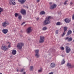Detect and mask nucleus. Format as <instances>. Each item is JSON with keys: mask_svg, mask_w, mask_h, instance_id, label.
Returning a JSON list of instances; mask_svg holds the SVG:
<instances>
[{"mask_svg": "<svg viewBox=\"0 0 74 74\" xmlns=\"http://www.w3.org/2000/svg\"><path fill=\"white\" fill-rule=\"evenodd\" d=\"M72 19H73V20H74V14H73V15Z\"/></svg>", "mask_w": 74, "mask_h": 74, "instance_id": "nucleus-38", "label": "nucleus"}, {"mask_svg": "<svg viewBox=\"0 0 74 74\" xmlns=\"http://www.w3.org/2000/svg\"><path fill=\"white\" fill-rule=\"evenodd\" d=\"M45 40V37L43 36H41L40 37V39L39 41L40 43H42Z\"/></svg>", "mask_w": 74, "mask_h": 74, "instance_id": "nucleus-2", "label": "nucleus"}, {"mask_svg": "<svg viewBox=\"0 0 74 74\" xmlns=\"http://www.w3.org/2000/svg\"><path fill=\"white\" fill-rule=\"evenodd\" d=\"M73 42H74V40H73Z\"/></svg>", "mask_w": 74, "mask_h": 74, "instance_id": "nucleus-49", "label": "nucleus"}, {"mask_svg": "<svg viewBox=\"0 0 74 74\" xmlns=\"http://www.w3.org/2000/svg\"><path fill=\"white\" fill-rule=\"evenodd\" d=\"M39 19H40V18H39V17H37L36 18L37 21H38V20H39Z\"/></svg>", "mask_w": 74, "mask_h": 74, "instance_id": "nucleus-37", "label": "nucleus"}, {"mask_svg": "<svg viewBox=\"0 0 74 74\" xmlns=\"http://www.w3.org/2000/svg\"><path fill=\"white\" fill-rule=\"evenodd\" d=\"M64 32H66L67 31V27H64Z\"/></svg>", "mask_w": 74, "mask_h": 74, "instance_id": "nucleus-22", "label": "nucleus"}, {"mask_svg": "<svg viewBox=\"0 0 74 74\" xmlns=\"http://www.w3.org/2000/svg\"><path fill=\"white\" fill-rule=\"evenodd\" d=\"M33 69H34V66H32L30 67V71H33Z\"/></svg>", "mask_w": 74, "mask_h": 74, "instance_id": "nucleus-21", "label": "nucleus"}, {"mask_svg": "<svg viewBox=\"0 0 74 74\" xmlns=\"http://www.w3.org/2000/svg\"><path fill=\"white\" fill-rule=\"evenodd\" d=\"M18 1H19V0H18Z\"/></svg>", "mask_w": 74, "mask_h": 74, "instance_id": "nucleus-53", "label": "nucleus"}, {"mask_svg": "<svg viewBox=\"0 0 74 74\" xmlns=\"http://www.w3.org/2000/svg\"><path fill=\"white\" fill-rule=\"evenodd\" d=\"M56 34H58V30H56Z\"/></svg>", "mask_w": 74, "mask_h": 74, "instance_id": "nucleus-36", "label": "nucleus"}, {"mask_svg": "<svg viewBox=\"0 0 74 74\" xmlns=\"http://www.w3.org/2000/svg\"><path fill=\"white\" fill-rule=\"evenodd\" d=\"M18 16V14L17 13H16L15 14V17H17Z\"/></svg>", "mask_w": 74, "mask_h": 74, "instance_id": "nucleus-31", "label": "nucleus"}, {"mask_svg": "<svg viewBox=\"0 0 74 74\" xmlns=\"http://www.w3.org/2000/svg\"><path fill=\"white\" fill-rule=\"evenodd\" d=\"M61 49L62 50H64V48L63 47H61Z\"/></svg>", "mask_w": 74, "mask_h": 74, "instance_id": "nucleus-35", "label": "nucleus"}, {"mask_svg": "<svg viewBox=\"0 0 74 74\" xmlns=\"http://www.w3.org/2000/svg\"><path fill=\"white\" fill-rule=\"evenodd\" d=\"M19 2L21 4H24L25 3V1H26V0H19Z\"/></svg>", "mask_w": 74, "mask_h": 74, "instance_id": "nucleus-14", "label": "nucleus"}, {"mask_svg": "<svg viewBox=\"0 0 74 74\" xmlns=\"http://www.w3.org/2000/svg\"><path fill=\"white\" fill-rule=\"evenodd\" d=\"M64 39L65 40H67V41H68V42H70V41H71L73 40L72 38H69V37L65 38Z\"/></svg>", "mask_w": 74, "mask_h": 74, "instance_id": "nucleus-6", "label": "nucleus"}, {"mask_svg": "<svg viewBox=\"0 0 74 74\" xmlns=\"http://www.w3.org/2000/svg\"><path fill=\"white\" fill-rule=\"evenodd\" d=\"M10 25V23L8 21H5L3 22L2 24V25L3 27H7V25Z\"/></svg>", "mask_w": 74, "mask_h": 74, "instance_id": "nucleus-3", "label": "nucleus"}, {"mask_svg": "<svg viewBox=\"0 0 74 74\" xmlns=\"http://www.w3.org/2000/svg\"><path fill=\"white\" fill-rule=\"evenodd\" d=\"M65 34H66V33H65V32H64V33L62 34V37H63L64 35H65Z\"/></svg>", "mask_w": 74, "mask_h": 74, "instance_id": "nucleus-34", "label": "nucleus"}, {"mask_svg": "<svg viewBox=\"0 0 74 74\" xmlns=\"http://www.w3.org/2000/svg\"><path fill=\"white\" fill-rule=\"evenodd\" d=\"M56 25L58 26H59L60 25V22H58L56 23Z\"/></svg>", "mask_w": 74, "mask_h": 74, "instance_id": "nucleus-29", "label": "nucleus"}, {"mask_svg": "<svg viewBox=\"0 0 74 74\" xmlns=\"http://www.w3.org/2000/svg\"><path fill=\"white\" fill-rule=\"evenodd\" d=\"M16 50H13L12 51V55H16Z\"/></svg>", "mask_w": 74, "mask_h": 74, "instance_id": "nucleus-15", "label": "nucleus"}, {"mask_svg": "<svg viewBox=\"0 0 74 74\" xmlns=\"http://www.w3.org/2000/svg\"><path fill=\"white\" fill-rule=\"evenodd\" d=\"M65 21L66 23H69V22H71V20L69 19V18H66L65 19Z\"/></svg>", "mask_w": 74, "mask_h": 74, "instance_id": "nucleus-16", "label": "nucleus"}, {"mask_svg": "<svg viewBox=\"0 0 74 74\" xmlns=\"http://www.w3.org/2000/svg\"><path fill=\"white\" fill-rule=\"evenodd\" d=\"M27 8H28V7H27Z\"/></svg>", "mask_w": 74, "mask_h": 74, "instance_id": "nucleus-50", "label": "nucleus"}, {"mask_svg": "<svg viewBox=\"0 0 74 74\" xmlns=\"http://www.w3.org/2000/svg\"><path fill=\"white\" fill-rule=\"evenodd\" d=\"M3 9L0 7V14H1V12H3Z\"/></svg>", "mask_w": 74, "mask_h": 74, "instance_id": "nucleus-24", "label": "nucleus"}, {"mask_svg": "<svg viewBox=\"0 0 74 74\" xmlns=\"http://www.w3.org/2000/svg\"><path fill=\"white\" fill-rule=\"evenodd\" d=\"M17 47H18V48H19V44L18 43L17 45Z\"/></svg>", "mask_w": 74, "mask_h": 74, "instance_id": "nucleus-40", "label": "nucleus"}, {"mask_svg": "<svg viewBox=\"0 0 74 74\" xmlns=\"http://www.w3.org/2000/svg\"><path fill=\"white\" fill-rule=\"evenodd\" d=\"M18 18H19V17H18Z\"/></svg>", "mask_w": 74, "mask_h": 74, "instance_id": "nucleus-52", "label": "nucleus"}, {"mask_svg": "<svg viewBox=\"0 0 74 74\" xmlns=\"http://www.w3.org/2000/svg\"><path fill=\"white\" fill-rule=\"evenodd\" d=\"M72 4H73V3L71 2L70 3V5H72Z\"/></svg>", "mask_w": 74, "mask_h": 74, "instance_id": "nucleus-42", "label": "nucleus"}, {"mask_svg": "<svg viewBox=\"0 0 74 74\" xmlns=\"http://www.w3.org/2000/svg\"><path fill=\"white\" fill-rule=\"evenodd\" d=\"M65 48L66 51L67 53H69L71 51V49L69 48L68 46H66L65 47Z\"/></svg>", "mask_w": 74, "mask_h": 74, "instance_id": "nucleus-5", "label": "nucleus"}, {"mask_svg": "<svg viewBox=\"0 0 74 74\" xmlns=\"http://www.w3.org/2000/svg\"><path fill=\"white\" fill-rule=\"evenodd\" d=\"M9 4H12L13 5H15L16 3L15 2V0H9Z\"/></svg>", "mask_w": 74, "mask_h": 74, "instance_id": "nucleus-10", "label": "nucleus"}, {"mask_svg": "<svg viewBox=\"0 0 74 74\" xmlns=\"http://www.w3.org/2000/svg\"><path fill=\"white\" fill-rule=\"evenodd\" d=\"M68 2V1L66 0V1L64 3V5H66V4Z\"/></svg>", "mask_w": 74, "mask_h": 74, "instance_id": "nucleus-30", "label": "nucleus"}, {"mask_svg": "<svg viewBox=\"0 0 74 74\" xmlns=\"http://www.w3.org/2000/svg\"><path fill=\"white\" fill-rule=\"evenodd\" d=\"M21 66V65H19V66Z\"/></svg>", "mask_w": 74, "mask_h": 74, "instance_id": "nucleus-51", "label": "nucleus"}, {"mask_svg": "<svg viewBox=\"0 0 74 74\" xmlns=\"http://www.w3.org/2000/svg\"><path fill=\"white\" fill-rule=\"evenodd\" d=\"M25 71V69H23L20 71V72H23V71Z\"/></svg>", "mask_w": 74, "mask_h": 74, "instance_id": "nucleus-33", "label": "nucleus"}, {"mask_svg": "<svg viewBox=\"0 0 74 74\" xmlns=\"http://www.w3.org/2000/svg\"><path fill=\"white\" fill-rule=\"evenodd\" d=\"M45 14V12L44 11H41L40 13V15H44Z\"/></svg>", "mask_w": 74, "mask_h": 74, "instance_id": "nucleus-19", "label": "nucleus"}, {"mask_svg": "<svg viewBox=\"0 0 74 74\" xmlns=\"http://www.w3.org/2000/svg\"><path fill=\"white\" fill-rule=\"evenodd\" d=\"M32 31V30L31 29V27H29L26 30L27 32V33H28V34H29V33H31Z\"/></svg>", "mask_w": 74, "mask_h": 74, "instance_id": "nucleus-9", "label": "nucleus"}, {"mask_svg": "<svg viewBox=\"0 0 74 74\" xmlns=\"http://www.w3.org/2000/svg\"><path fill=\"white\" fill-rule=\"evenodd\" d=\"M35 54L39 53V50H36L35 51Z\"/></svg>", "mask_w": 74, "mask_h": 74, "instance_id": "nucleus-26", "label": "nucleus"}, {"mask_svg": "<svg viewBox=\"0 0 74 74\" xmlns=\"http://www.w3.org/2000/svg\"><path fill=\"white\" fill-rule=\"evenodd\" d=\"M24 46V43H20L19 44V49H21L22 47Z\"/></svg>", "mask_w": 74, "mask_h": 74, "instance_id": "nucleus-11", "label": "nucleus"}, {"mask_svg": "<svg viewBox=\"0 0 74 74\" xmlns=\"http://www.w3.org/2000/svg\"><path fill=\"white\" fill-rule=\"evenodd\" d=\"M61 56H62V57H64V55H61Z\"/></svg>", "mask_w": 74, "mask_h": 74, "instance_id": "nucleus-45", "label": "nucleus"}, {"mask_svg": "<svg viewBox=\"0 0 74 74\" xmlns=\"http://www.w3.org/2000/svg\"><path fill=\"white\" fill-rule=\"evenodd\" d=\"M47 27H45L43 28L42 30H47Z\"/></svg>", "mask_w": 74, "mask_h": 74, "instance_id": "nucleus-28", "label": "nucleus"}, {"mask_svg": "<svg viewBox=\"0 0 74 74\" xmlns=\"http://www.w3.org/2000/svg\"><path fill=\"white\" fill-rule=\"evenodd\" d=\"M35 56L37 58H38L40 57V55L39 54V53L35 54Z\"/></svg>", "mask_w": 74, "mask_h": 74, "instance_id": "nucleus-20", "label": "nucleus"}, {"mask_svg": "<svg viewBox=\"0 0 74 74\" xmlns=\"http://www.w3.org/2000/svg\"><path fill=\"white\" fill-rule=\"evenodd\" d=\"M22 19V16L21 15H19V19Z\"/></svg>", "mask_w": 74, "mask_h": 74, "instance_id": "nucleus-32", "label": "nucleus"}, {"mask_svg": "<svg viewBox=\"0 0 74 74\" xmlns=\"http://www.w3.org/2000/svg\"><path fill=\"white\" fill-rule=\"evenodd\" d=\"M71 33H72V32H71V31L69 30L67 32V35L69 36V35H70V34H71Z\"/></svg>", "mask_w": 74, "mask_h": 74, "instance_id": "nucleus-18", "label": "nucleus"}, {"mask_svg": "<svg viewBox=\"0 0 74 74\" xmlns=\"http://www.w3.org/2000/svg\"><path fill=\"white\" fill-rule=\"evenodd\" d=\"M57 6V5H56V4L54 3L52 5L50 6V8L51 10H53V9L55 8Z\"/></svg>", "mask_w": 74, "mask_h": 74, "instance_id": "nucleus-7", "label": "nucleus"}, {"mask_svg": "<svg viewBox=\"0 0 74 74\" xmlns=\"http://www.w3.org/2000/svg\"><path fill=\"white\" fill-rule=\"evenodd\" d=\"M67 66L69 68H71V67H73L71 65V64L70 63H68L67 64Z\"/></svg>", "mask_w": 74, "mask_h": 74, "instance_id": "nucleus-17", "label": "nucleus"}, {"mask_svg": "<svg viewBox=\"0 0 74 74\" xmlns=\"http://www.w3.org/2000/svg\"><path fill=\"white\" fill-rule=\"evenodd\" d=\"M8 43L9 45L8 46V48H11V43L9 42H8Z\"/></svg>", "mask_w": 74, "mask_h": 74, "instance_id": "nucleus-27", "label": "nucleus"}, {"mask_svg": "<svg viewBox=\"0 0 74 74\" xmlns=\"http://www.w3.org/2000/svg\"><path fill=\"white\" fill-rule=\"evenodd\" d=\"M1 49L3 51H7L8 49V47L6 45H2L1 47Z\"/></svg>", "mask_w": 74, "mask_h": 74, "instance_id": "nucleus-4", "label": "nucleus"}, {"mask_svg": "<svg viewBox=\"0 0 74 74\" xmlns=\"http://www.w3.org/2000/svg\"><path fill=\"white\" fill-rule=\"evenodd\" d=\"M37 2H40V0H37Z\"/></svg>", "mask_w": 74, "mask_h": 74, "instance_id": "nucleus-44", "label": "nucleus"}, {"mask_svg": "<svg viewBox=\"0 0 74 74\" xmlns=\"http://www.w3.org/2000/svg\"><path fill=\"white\" fill-rule=\"evenodd\" d=\"M49 4H50V5H51V4H52V3L50 2L49 3Z\"/></svg>", "mask_w": 74, "mask_h": 74, "instance_id": "nucleus-43", "label": "nucleus"}, {"mask_svg": "<svg viewBox=\"0 0 74 74\" xmlns=\"http://www.w3.org/2000/svg\"><path fill=\"white\" fill-rule=\"evenodd\" d=\"M23 74H26V72H24L23 73Z\"/></svg>", "mask_w": 74, "mask_h": 74, "instance_id": "nucleus-46", "label": "nucleus"}, {"mask_svg": "<svg viewBox=\"0 0 74 74\" xmlns=\"http://www.w3.org/2000/svg\"><path fill=\"white\" fill-rule=\"evenodd\" d=\"M52 18V17L51 16L46 17L45 20L43 22V25H48L51 23L50 19Z\"/></svg>", "mask_w": 74, "mask_h": 74, "instance_id": "nucleus-1", "label": "nucleus"}, {"mask_svg": "<svg viewBox=\"0 0 74 74\" xmlns=\"http://www.w3.org/2000/svg\"><path fill=\"white\" fill-rule=\"evenodd\" d=\"M42 70H43V69H42V68H40V69L38 70V72L41 73V72H42Z\"/></svg>", "mask_w": 74, "mask_h": 74, "instance_id": "nucleus-23", "label": "nucleus"}, {"mask_svg": "<svg viewBox=\"0 0 74 74\" xmlns=\"http://www.w3.org/2000/svg\"><path fill=\"white\" fill-rule=\"evenodd\" d=\"M49 74H53V73L51 72V73H49Z\"/></svg>", "mask_w": 74, "mask_h": 74, "instance_id": "nucleus-41", "label": "nucleus"}, {"mask_svg": "<svg viewBox=\"0 0 74 74\" xmlns=\"http://www.w3.org/2000/svg\"><path fill=\"white\" fill-rule=\"evenodd\" d=\"M50 66L51 67H52V68H53L56 66V64L55 63H51Z\"/></svg>", "mask_w": 74, "mask_h": 74, "instance_id": "nucleus-13", "label": "nucleus"}, {"mask_svg": "<svg viewBox=\"0 0 74 74\" xmlns=\"http://www.w3.org/2000/svg\"><path fill=\"white\" fill-rule=\"evenodd\" d=\"M65 63V61H64V59H63L62 60V61L61 62V64L62 65V64H63Z\"/></svg>", "mask_w": 74, "mask_h": 74, "instance_id": "nucleus-25", "label": "nucleus"}, {"mask_svg": "<svg viewBox=\"0 0 74 74\" xmlns=\"http://www.w3.org/2000/svg\"><path fill=\"white\" fill-rule=\"evenodd\" d=\"M0 74H2V73H0Z\"/></svg>", "mask_w": 74, "mask_h": 74, "instance_id": "nucleus-47", "label": "nucleus"}, {"mask_svg": "<svg viewBox=\"0 0 74 74\" xmlns=\"http://www.w3.org/2000/svg\"><path fill=\"white\" fill-rule=\"evenodd\" d=\"M8 30L7 29H3L2 30V32L3 33V34H7V33H8Z\"/></svg>", "mask_w": 74, "mask_h": 74, "instance_id": "nucleus-12", "label": "nucleus"}, {"mask_svg": "<svg viewBox=\"0 0 74 74\" xmlns=\"http://www.w3.org/2000/svg\"><path fill=\"white\" fill-rule=\"evenodd\" d=\"M21 14H22L23 15H25L26 14V10L23 9H22L21 10Z\"/></svg>", "mask_w": 74, "mask_h": 74, "instance_id": "nucleus-8", "label": "nucleus"}, {"mask_svg": "<svg viewBox=\"0 0 74 74\" xmlns=\"http://www.w3.org/2000/svg\"><path fill=\"white\" fill-rule=\"evenodd\" d=\"M25 22H23L22 24H21V25H23V24H25Z\"/></svg>", "mask_w": 74, "mask_h": 74, "instance_id": "nucleus-39", "label": "nucleus"}, {"mask_svg": "<svg viewBox=\"0 0 74 74\" xmlns=\"http://www.w3.org/2000/svg\"><path fill=\"white\" fill-rule=\"evenodd\" d=\"M17 71H18V70H17Z\"/></svg>", "mask_w": 74, "mask_h": 74, "instance_id": "nucleus-48", "label": "nucleus"}]
</instances>
